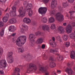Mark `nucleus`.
Segmentation results:
<instances>
[{
	"label": "nucleus",
	"mask_w": 75,
	"mask_h": 75,
	"mask_svg": "<svg viewBox=\"0 0 75 75\" xmlns=\"http://www.w3.org/2000/svg\"><path fill=\"white\" fill-rule=\"evenodd\" d=\"M37 69V68L36 65L33 63H30V64L29 68L28 69L27 72V73H30V72L33 71V70L36 71Z\"/></svg>",
	"instance_id": "obj_3"
},
{
	"label": "nucleus",
	"mask_w": 75,
	"mask_h": 75,
	"mask_svg": "<svg viewBox=\"0 0 75 75\" xmlns=\"http://www.w3.org/2000/svg\"><path fill=\"white\" fill-rule=\"evenodd\" d=\"M66 40H67V39H68V35H66Z\"/></svg>",
	"instance_id": "obj_61"
},
{
	"label": "nucleus",
	"mask_w": 75,
	"mask_h": 75,
	"mask_svg": "<svg viewBox=\"0 0 75 75\" xmlns=\"http://www.w3.org/2000/svg\"><path fill=\"white\" fill-rule=\"evenodd\" d=\"M55 21V19L53 17H51L49 19V23H54Z\"/></svg>",
	"instance_id": "obj_27"
},
{
	"label": "nucleus",
	"mask_w": 75,
	"mask_h": 75,
	"mask_svg": "<svg viewBox=\"0 0 75 75\" xmlns=\"http://www.w3.org/2000/svg\"><path fill=\"white\" fill-rule=\"evenodd\" d=\"M66 72H67L68 74V75H72L74 73L73 70L72 69L70 68H67L66 69Z\"/></svg>",
	"instance_id": "obj_15"
},
{
	"label": "nucleus",
	"mask_w": 75,
	"mask_h": 75,
	"mask_svg": "<svg viewBox=\"0 0 75 75\" xmlns=\"http://www.w3.org/2000/svg\"><path fill=\"white\" fill-rule=\"evenodd\" d=\"M9 22L11 24H14L17 22V21L15 18H12L9 20Z\"/></svg>",
	"instance_id": "obj_23"
},
{
	"label": "nucleus",
	"mask_w": 75,
	"mask_h": 75,
	"mask_svg": "<svg viewBox=\"0 0 75 75\" xmlns=\"http://www.w3.org/2000/svg\"><path fill=\"white\" fill-rule=\"evenodd\" d=\"M22 26L24 27V28H26V30H28V27L27 26H25V25H22Z\"/></svg>",
	"instance_id": "obj_53"
},
{
	"label": "nucleus",
	"mask_w": 75,
	"mask_h": 75,
	"mask_svg": "<svg viewBox=\"0 0 75 75\" xmlns=\"http://www.w3.org/2000/svg\"><path fill=\"white\" fill-rule=\"evenodd\" d=\"M18 71V72L20 71V69L18 68H16L15 69V71L13 73L12 75H17V73L16 72Z\"/></svg>",
	"instance_id": "obj_31"
},
{
	"label": "nucleus",
	"mask_w": 75,
	"mask_h": 75,
	"mask_svg": "<svg viewBox=\"0 0 75 75\" xmlns=\"http://www.w3.org/2000/svg\"><path fill=\"white\" fill-rule=\"evenodd\" d=\"M55 13H56V11H55V10L51 12L52 14H55Z\"/></svg>",
	"instance_id": "obj_51"
},
{
	"label": "nucleus",
	"mask_w": 75,
	"mask_h": 75,
	"mask_svg": "<svg viewBox=\"0 0 75 75\" xmlns=\"http://www.w3.org/2000/svg\"><path fill=\"white\" fill-rule=\"evenodd\" d=\"M12 11L10 13V15L11 17H14L16 16V6H13L12 8Z\"/></svg>",
	"instance_id": "obj_10"
},
{
	"label": "nucleus",
	"mask_w": 75,
	"mask_h": 75,
	"mask_svg": "<svg viewBox=\"0 0 75 75\" xmlns=\"http://www.w3.org/2000/svg\"><path fill=\"white\" fill-rule=\"evenodd\" d=\"M45 45H42V49H44L45 48Z\"/></svg>",
	"instance_id": "obj_49"
},
{
	"label": "nucleus",
	"mask_w": 75,
	"mask_h": 75,
	"mask_svg": "<svg viewBox=\"0 0 75 75\" xmlns=\"http://www.w3.org/2000/svg\"><path fill=\"white\" fill-rule=\"evenodd\" d=\"M55 18L59 21H62L64 19L63 15L59 13H58L56 14Z\"/></svg>",
	"instance_id": "obj_4"
},
{
	"label": "nucleus",
	"mask_w": 75,
	"mask_h": 75,
	"mask_svg": "<svg viewBox=\"0 0 75 75\" xmlns=\"http://www.w3.org/2000/svg\"><path fill=\"white\" fill-rule=\"evenodd\" d=\"M61 72H62L61 70H57V74H61Z\"/></svg>",
	"instance_id": "obj_46"
},
{
	"label": "nucleus",
	"mask_w": 75,
	"mask_h": 75,
	"mask_svg": "<svg viewBox=\"0 0 75 75\" xmlns=\"http://www.w3.org/2000/svg\"><path fill=\"white\" fill-rule=\"evenodd\" d=\"M3 54V49H0V58L1 57V56Z\"/></svg>",
	"instance_id": "obj_34"
},
{
	"label": "nucleus",
	"mask_w": 75,
	"mask_h": 75,
	"mask_svg": "<svg viewBox=\"0 0 75 75\" xmlns=\"http://www.w3.org/2000/svg\"><path fill=\"white\" fill-rule=\"evenodd\" d=\"M42 29L44 31H49V27L48 25H43L42 27Z\"/></svg>",
	"instance_id": "obj_21"
},
{
	"label": "nucleus",
	"mask_w": 75,
	"mask_h": 75,
	"mask_svg": "<svg viewBox=\"0 0 75 75\" xmlns=\"http://www.w3.org/2000/svg\"><path fill=\"white\" fill-rule=\"evenodd\" d=\"M21 31L22 32H23V31H24V30L23 29H22V30H21Z\"/></svg>",
	"instance_id": "obj_64"
},
{
	"label": "nucleus",
	"mask_w": 75,
	"mask_h": 75,
	"mask_svg": "<svg viewBox=\"0 0 75 75\" xmlns=\"http://www.w3.org/2000/svg\"><path fill=\"white\" fill-rule=\"evenodd\" d=\"M63 38L64 41H66V35H64L63 36Z\"/></svg>",
	"instance_id": "obj_41"
},
{
	"label": "nucleus",
	"mask_w": 75,
	"mask_h": 75,
	"mask_svg": "<svg viewBox=\"0 0 75 75\" xmlns=\"http://www.w3.org/2000/svg\"><path fill=\"white\" fill-rule=\"evenodd\" d=\"M64 59L63 58V56L61 55L59 57V58L58 59V60L59 61H62V59Z\"/></svg>",
	"instance_id": "obj_38"
},
{
	"label": "nucleus",
	"mask_w": 75,
	"mask_h": 75,
	"mask_svg": "<svg viewBox=\"0 0 75 75\" xmlns=\"http://www.w3.org/2000/svg\"><path fill=\"white\" fill-rule=\"evenodd\" d=\"M23 4L25 7V10H26L27 8H29V4H28L27 2L25 1L24 2Z\"/></svg>",
	"instance_id": "obj_26"
},
{
	"label": "nucleus",
	"mask_w": 75,
	"mask_h": 75,
	"mask_svg": "<svg viewBox=\"0 0 75 75\" xmlns=\"http://www.w3.org/2000/svg\"><path fill=\"white\" fill-rule=\"evenodd\" d=\"M41 21L44 23H47V18L45 17H44L43 18H42Z\"/></svg>",
	"instance_id": "obj_32"
},
{
	"label": "nucleus",
	"mask_w": 75,
	"mask_h": 75,
	"mask_svg": "<svg viewBox=\"0 0 75 75\" xmlns=\"http://www.w3.org/2000/svg\"><path fill=\"white\" fill-rule=\"evenodd\" d=\"M19 67H20V68H22V67H23V66H21V65H19Z\"/></svg>",
	"instance_id": "obj_62"
},
{
	"label": "nucleus",
	"mask_w": 75,
	"mask_h": 75,
	"mask_svg": "<svg viewBox=\"0 0 75 75\" xmlns=\"http://www.w3.org/2000/svg\"><path fill=\"white\" fill-rule=\"evenodd\" d=\"M63 5L64 8H65V7H66V3H63Z\"/></svg>",
	"instance_id": "obj_50"
},
{
	"label": "nucleus",
	"mask_w": 75,
	"mask_h": 75,
	"mask_svg": "<svg viewBox=\"0 0 75 75\" xmlns=\"http://www.w3.org/2000/svg\"><path fill=\"white\" fill-rule=\"evenodd\" d=\"M7 60L8 63L11 64L13 63L14 59L13 57V52H8L7 55Z\"/></svg>",
	"instance_id": "obj_2"
},
{
	"label": "nucleus",
	"mask_w": 75,
	"mask_h": 75,
	"mask_svg": "<svg viewBox=\"0 0 75 75\" xmlns=\"http://www.w3.org/2000/svg\"><path fill=\"white\" fill-rule=\"evenodd\" d=\"M56 38L57 40H60V37H59V36H57Z\"/></svg>",
	"instance_id": "obj_52"
},
{
	"label": "nucleus",
	"mask_w": 75,
	"mask_h": 75,
	"mask_svg": "<svg viewBox=\"0 0 75 75\" xmlns=\"http://www.w3.org/2000/svg\"><path fill=\"white\" fill-rule=\"evenodd\" d=\"M51 29H54L55 28V25L54 24H52L51 26Z\"/></svg>",
	"instance_id": "obj_37"
},
{
	"label": "nucleus",
	"mask_w": 75,
	"mask_h": 75,
	"mask_svg": "<svg viewBox=\"0 0 75 75\" xmlns=\"http://www.w3.org/2000/svg\"><path fill=\"white\" fill-rule=\"evenodd\" d=\"M29 8H26V11L28 12V16L30 17H31L32 16V14H33V11L31 9V7H33V5L32 4H29Z\"/></svg>",
	"instance_id": "obj_9"
},
{
	"label": "nucleus",
	"mask_w": 75,
	"mask_h": 75,
	"mask_svg": "<svg viewBox=\"0 0 75 75\" xmlns=\"http://www.w3.org/2000/svg\"><path fill=\"white\" fill-rule=\"evenodd\" d=\"M11 36L12 37H14V36H15V35H16V33H13L11 34Z\"/></svg>",
	"instance_id": "obj_55"
},
{
	"label": "nucleus",
	"mask_w": 75,
	"mask_h": 75,
	"mask_svg": "<svg viewBox=\"0 0 75 75\" xmlns=\"http://www.w3.org/2000/svg\"><path fill=\"white\" fill-rule=\"evenodd\" d=\"M72 31V27L71 25H69L67 27V33H70Z\"/></svg>",
	"instance_id": "obj_18"
},
{
	"label": "nucleus",
	"mask_w": 75,
	"mask_h": 75,
	"mask_svg": "<svg viewBox=\"0 0 75 75\" xmlns=\"http://www.w3.org/2000/svg\"><path fill=\"white\" fill-rule=\"evenodd\" d=\"M41 33L40 32H36L35 33V34L36 35H41Z\"/></svg>",
	"instance_id": "obj_39"
},
{
	"label": "nucleus",
	"mask_w": 75,
	"mask_h": 75,
	"mask_svg": "<svg viewBox=\"0 0 75 75\" xmlns=\"http://www.w3.org/2000/svg\"><path fill=\"white\" fill-rule=\"evenodd\" d=\"M16 27L14 26H10L8 28V30L9 31L11 32H14L16 30Z\"/></svg>",
	"instance_id": "obj_17"
},
{
	"label": "nucleus",
	"mask_w": 75,
	"mask_h": 75,
	"mask_svg": "<svg viewBox=\"0 0 75 75\" xmlns=\"http://www.w3.org/2000/svg\"><path fill=\"white\" fill-rule=\"evenodd\" d=\"M2 20L3 22H4V23H6L7 22V21H8V18L6 17H4L3 18Z\"/></svg>",
	"instance_id": "obj_33"
},
{
	"label": "nucleus",
	"mask_w": 75,
	"mask_h": 75,
	"mask_svg": "<svg viewBox=\"0 0 75 75\" xmlns=\"http://www.w3.org/2000/svg\"><path fill=\"white\" fill-rule=\"evenodd\" d=\"M20 70H19V72H18V71H16V74H17V75H20Z\"/></svg>",
	"instance_id": "obj_57"
},
{
	"label": "nucleus",
	"mask_w": 75,
	"mask_h": 75,
	"mask_svg": "<svg viewBox=\"0 0 75 75\" xmlns=\"http://www.w3.org/2000/svg\"><path fill=\"white\" fill-rule=\"evenodd\" d=\"M68 1L69 3H72L74 1V0H68Z\"/></svg>",
	"instance_id": "obj_44"
},
{
	"label": "nucleus",
	"mask_w": 75,
	"mask_h": 75,
	"mask_svg": "<svg viewBox=\"0 0 75 75\" xmlns=\"http://www.w3.org/2000/svg\"><path fill=\"white\" fill-rule=\"evenodd\" d=\"M70 46V43L69 42H66V47H68Z\"/></svg>",
	"instance_id": "obj_40"
},
{
	"label": "nucleus",
	"mask_w": 75,
	"mask_h": 75,
	"mask_svg": "<svg viewBox=\"0 0 75 75\" xmlns=\"http://www.w3.org/2000/svg\"><path fill=\"white\" fill-rule=\"evenodd\" d=\"M72 25L74 27L75 26V22H73V23L72 24Z\"/></svg>",
	"instance_id": "obj_56"
},
{
	"label": "nucleus",
	"mask_w": 75,
	"mask_h": 75,
	"mask_svg": "<svg viewBox=\"0 0 75 75\" xmlns=\"http://www.w3.org/2000/svg\"><path fill=\"white\" fill-rule=\"evenodd\" d=\"M18 12H19V14L21 16H23V14L25 13V12L24 13L23 11V7L20 8L18 10Z\"/></svg>",
	"instance_id": "obj_22"
},
{
	"label": "nucleus",
	"mask_w": 75,
	"mask_h": 75,
	"mask_svg": "<svg viewBox=\"0 0 75 75\" xmlns=\"http://www.w3.org/2000/svg\"><path fill=\"white\" fill-rule=\"evenodd\" d=\"M1 14H2V12L1 11H0V16H1Z\"/></svg>",
	"instance_id": "obj_58"
},
{
	"label": "nucleus",
	"mask_w": 75,
	"mask_h": 75,
	"mask_svg": "<svg viewBox=\"0 0 75 75\" xmlns=\"http://www.w3.org/2000/svg\"><path fill=\"white\" fill-rule=\"evenodd\" d=\"M7 64L5 60L3 59L0 61V68H1L2 67L6 68L7 67Z\"/></svg>",
	"instance_id": "obj_8"
},
{
	"label": "nucleus",
	"mask_w": 75,
	"mask_h": 75,
	"mask_svg": "<svg viewBox=\"0 0 75 75\" xmlns=\"http://www.w3.org/2000/svg\"><path fill=\"white\" fill-rule=\"evenodd\" d=\"M49 0H42V1L45 3H47L49 1Z\"/></svg>",
	"instance_id": "obj_42"
},
{
	"label": "nucleus",
	"mask_w": 75,
	"mask_h": 75,
	"mask_svg": "<svg viewBox=\"0 0 75 75\" xmlns=\"http://www.w3.org/2000/svg\"><path fill=\"white\" fill-rule=\"evenodd\" d=\"M0 74H4V72L1 70H0Z\"/></svg>",
	"instance_id": "obj_54"
},
{
	"label": "nucleus",
	"mask_w": 75,
	"mask_h": 75,
	"mask_svg": "<svg viewBox=\"0 0 75 75\" xmlns=\"http://www.w3.org/2000/svg\"><path fill=\"white\" fill-rule=\"evenodd\" d=\"M4 35V30H2L1 32L0 31V35L1 37H3Z\"/></svg>",
	"instance_id": "obj_36"
},
{
	"label": "nucleus",
	"mask_w": 75,
	"mask_h": 75,
	"mask_svg": "<svg viewBox=\"0 0 75 75\" xmlns=\"http://www.w3.org/2000/svg\"><path fill=\"white\" fill-rule=\"evenodd\" d=\"M70 57L71 58L74 59L75 60V52L74 51L71 52L70 54Z\"/></svg>",
	"instance_id": "obj_25"
},
{
	"label": "nucleus",
	"mask_w": 75,
	"mask_h": 75,
	"mask_svg": "<svg viewBox=\"0 0 75 75\" xmlns=\"http://www.w3.org/2000/svg\"><path fill=\"white\" fill-rule=\"evenodd\" d=\"M29 38L30 40V44L33 47L34 44V39H35V36L34 35L31 34L29 36Z\"/></svg>",
	"instance_id": "obj_5"
},
{
	"label": "nucleus",
	"mask_w": 75,
	"mask_h": 75,
	"mask_svg": "<svg viewBox=\"0 0 75 75\" xmlns=\"http://www.w3.org/2000/svg\"><path fill=\"white\" fill-rule=\"evenodd\" d=\"M47 68H48L47 66H46L45 67H41L40 68V71L42 72H45V75H49L50 73L47 71Z\"/></svg>",
	"instance_id": "obj_7"
},
{
	"label": "nucleus",
	"mask_w": 75,
	"mask_h": 75,
	"mask_svg": "<svg viewBox=\"0 0 75 75\" xmlns=\"http://www.w3.org/2000/svg\"><path fill=\"white\" fill-rule=\"evenodd\" d=\"M27 37L25 36H21L19 37L16 40V44L18 47H22L25 43Z\"/></svg>",
	"instance_id": "obj_1"
},
{
	"label": "nucleus",
	"mask_w": 75,
	"mask_h": 75,
	"mask_svg": "<svg viewBox=\"0 0 75 75\" xmlns=\"http://www.w3.org/2000/svg\"><path fill=\"white\" fill-rule=\"evenodd\" d=\"M69 36L71 38H73L75 39V33H72L70 34Z\"/></svg>",
	"instance_id": "obj_29"
},
{
	"label": "nucleus",
	"mask_w": 75,
	"mask_h": 75,
	"mask_svg": "<svg viewBox=\"0 0 75 75\" xmlns=\"http://www.w3.org/2000/svg\"><path fill=\"white\" fill-rule=\"evenodd\" d=\"M55 50L54 49H51L50 50V52L53 54H55L57 56H59V52L58 50Z\"/></svg>",
	"instance_id": "obj_13"
},
{
	"label": "nucleus",
	"mask_w": 75,
	"mask_h": 75,
	"mask_svg": "<svg viewBox=\"0 0 75 75\" xmlns=\"http://www.w3.org/2000/svg\"><path fill=\"white\" fill-rule=\"evenodd\" d=\"M7 0H0V2L1 3H3V2H4L5 3L6 1Z\"/></svg>",
	"instance_id": "obj_48"
},
{
	"label": "nucleus",
	"mask_w": 75,
	"mask_h": 75,
	"mask_svg": "<svg viewBox=\"0 0 75 75\" xmlns=\"http://www.w3.org/2000/svg\"><path fill=\"white\" fill-rule=\"evenodd\" d=\"M5 17L7 18L8 19V18H9V14L8 13H7L6 14V16H5Z\"/></svg>",
	"instance_id": "obj_43"
},
{
	"label": "nucleus",
	"mask_w": 75,
	"mask_h": 75,
	"mask_svg": "<svg viewBox=\"0 0 75 75\" xmlns=\"http://www.w3.org/2000/svg\"><path fill=\"white\" fill-rule=\"evenodd\" d=\"M63 25L64 26H65L66 25V23H63Z\"/></svg>",
	"instance_id": "obj_59"
},
{
	"label": "nucleus",
	"mask_w": 75,
	"mask_h": 75,
	"mask_svg": "<svg viewBox=\"0 0 75 75\" xmlns=\"http://www.w3.org/2000/svg\"><path fill=\"white\" fill-rule=\"evenodd\" d=\"M31 57V56L30 55H27V56H24V58H25L26 60V61H29L31 59L30 57Z\"/></svg>",
	"instance_id": "obj_28"
},
{
	"label": "nucleus",
	"mask_w": 75,
	"mask_h": 75,
	"mask_svg": "<svg viewBox=\"0 0 75 75\" xmlns=\"http://www.w3.org/2000/svg\"><path fill=\"white\" fill-rule=\"evenodd\" d=\"M18 51L19 52H23L24 51V48L22 47L21 48H19L18 49Z\"/></svg>",
	"instance_id": "obj_30"
},
{
	"label": "nucleus",
	"mask_w": 75,
	"mask_h": 75,
	"mask_svg": "<svg viewBox=\"0 0 75 75\" xmlns=\"http://www.w3.org/2000/svg\"><path fill=\"white\" fill-rule=\"evenodd\" d=\"M69 13L70 14V18L71 20H72V19H75V17H73L72 16V14H74V13H75V11H70L69 12Z\"/></svg>",
	"instance_id": "obj_24"
},
{
	"label": "nucleus",
	"mask_w": 75,
	"mask_h": 75,
	"mask_svg": "<svg viewBox=\"0 0 75 75\" xmlns=\"http://www.w3.org/2000/svg\"><path fill=\"white\" fill-rule=\"evenodd\" d=\"M3 25H4V24L2 23V22H0V27H2V26H3Z\"/></svg>",
	"instance_id": "obj_47"
},
{
	"label": "nucleus",
	"mask_w": 75,
	"mask_h": 75,
	"mask_svg": "<svg viewBox=\"0 0 75 75\" xmlns=\"http://www.w3.org/2000/svg\"><path fill=\"white\" fill-rule=\"evenodd\" d=\"M51 75H57V74L55 71H53Z\"/></svg>",
	"instance_id": "obj_45"
},
{
	"label": "nucleus",
	"mask_w": 75,
	"mask_h": 75,
	"mask_svg": "<svg viewBox=\"0 0 75 75\" xmlns=\"http://www.w3.org/2000/svg\"><path fill=\"white\" fill-rule=\"evenodd\" d=\"M42 42H43V39L41 38H38L36 41V43L38 44H41Z\"/></svg>",
	"instance_id": "obj_19"
},
{
	"label": "nucleus",
	"mask_w": 75,
	"mask_h": 75,
	"mask_svg": "<svg viewBox=\"0 0 75 75\" xmlns=\"http://www.w3.org/2000/svg\"><path fill=\"white\" fill-rule=\"evenodd\" d=\"M52 40H51L49 41V43L50 44L51 46L52 47H55L57 46V44L54 42V41H55V38L54 37L52 38Z\"/></svg>",
	"instance_id": "obj_12"
},
{
	"label": "nucleus",
	"mask_w": 75,
	"mask_h": 75,
	"mask_svg": "<svg viewBox=\"0 0 75 75\" xmlns=\"http://www.w3.org/2000/svg\"><path fill=\"white\" fill-rule=\"evenodd\" d=\"M47 11V8L46 7H41L39 8L38 12L39 14L42 15L43 14H44L46 13Z\"/></svg>",
	"instance_id": "obj_6"
},
{
	"label": "nucleus",
	"mask_w": 75,
	"mask_h": 75,
	"mask_svg": "<svg viewBox=\"0 0 75 75\" xmlns=\"http://www.w3.org/2000/svg\"><path fill=\"white\" fill-rule=\"evenodd\" d=\"M57 2L55 0H53L52 1L51 6L52 8H55L57 7Z\"/></svg>",
	"instance_id": "obj_14"
},
{
	"label": "nucleus",
	"mask_w": 75,
	"mask_h": 75,
	"mask_svg": "<svg viewBox=\"0 0 75 75\" xmlns=\"http://www.w3.org/2000/svg\"><path fill=\"white\" fill-rule=\"evenodd\" d=\"M64 69L65 70V72H66V67H64Z\"/></svg>",
	"instance_id": "obj_60"
},
{
	"label": "nucleus",
	"mask_w": 75,
	"mask_h": 75,
	"mask_svg": "<svg viewBox=\"0 0 75 75\" xmlns=\"http://www.w3.org/2000/svg\"><path fill=\"white\" fill-rule=\"evenodd\" d=\"M59 31L60 33V34H64L65 33V30L64 29L63 27L62 26H59L58 28Z\"/></svg>",
	"instance_id": "obj_20"
},
{
	"label": "nucleus",
	"mask_w": 75,
	"mask_h": 75,
	"mask_svg": "<svg viewBox=\"0 0 75 75\" xmlns=\"http://www.w3.org/2000/svg\"><path fill=\"white\" fill-rule=\"evenodd\" d=\"M50 61H52V62L50 64L49 66L51 68H54L55 67H56V64H55L54 62H53L54 59L52 57H50Z\"/></svg>",
	"instance_id": "obj_11"
},
{
	"label": "nucleus",
	"mask_w": 75,
	"mask_h": 75,
	"mask_svg": "<svg viewBox=\"0 0 75 75\" xmlns=\"http://www.w3.org/2000/svg\"><path fill=\"white\" fill-rule=\"evenodd\" d=\"M74 65V62H72L70 64L69 63H68L67 64V65L68 67H71V66H72Z\"/></svg>",
	"instance_id": "obj_35"
},
{
	"label": "nucleus",
	"mask_w": 75,
	"mask_h": 75,
	"mask_svg": "<svg viewBox=\"0 0 75 75\" xmlns=\"http://www.w3.org/2000/svg\"><path fill=\"white\" fill-rule=\"evenodd\" d=\"M23 21L26 24H29L31 23V20L30 19L28 18H25L23 19Z\"/></svg>",
	"instance_id": "obj_16"
},
{
	"label": "nucleus",
	"mask_w": 75,
	"mask_h": 75,
	"mask_svg": "<svg viewBox=\"0 0 75 75\" xmlns=\"http://www.w3.org/2000/svg\"><path fill=\"white\" fill-rule=\"evenodd\" d=\"M7 10H8V8H7L6 9L5 11V12H6V11H7Z\"/></svg>",
	"instance_id": "obj_63"
}]
</instances>
